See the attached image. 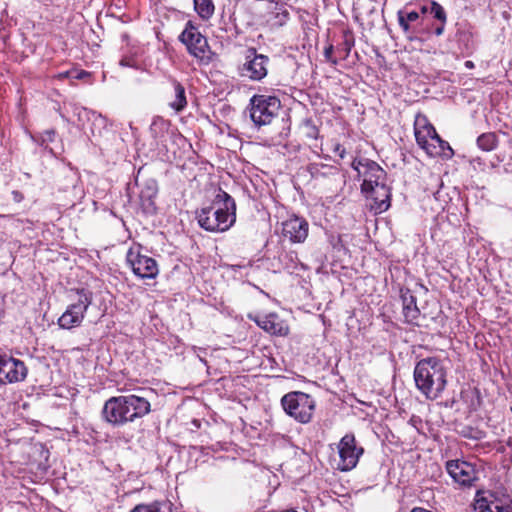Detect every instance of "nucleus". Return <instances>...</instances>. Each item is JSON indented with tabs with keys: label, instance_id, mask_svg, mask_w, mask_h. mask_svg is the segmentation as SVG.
Listing matches in <instances>:
<instances>
[{
	"label": "nucleus",
	"instance_id": "c85d7f7f",
	"mask_svg": "<svg viewBox=\"0 0 512 512\" xmlns=\"http://www.w3.org/2000/svg\"><path fill=\"white\" fill-rule=\"evenodd\" d=\"M130 512H171L168 505L161 502H153L150 504H139Z\"/></svg>",
	"mask_w": 512,
	"mask_h": 512
},
{
	"label": "nucleus",
	"instance_id": "473e14b6",
	"mask_svg": "<svg viewBox=\"0 0 512 512\" xmlns=\"http://www.w3.org/2000/svg\"><path fill=\"white\" fill-rule=\"evenodd\" d=\"M334 152L341 158L343 159L345 157V148H343L340 144H337L334 148Z\"/></svg>",
	"mask_w": 512,
	"mask_h": 512
},
{
	"label": "nucleus",
	"instance_id": "412c9836",
	"mask_svg": "<svg viewBox=\"0 0 512 512\" xmlns=\"http://www.w3.org/2000/svg\"><path fill=\"white\" fill-rule=\"evenodd\" d=\"M403 315L405 318V321L409 324H416V321L418 320L420 316V310L417 307L416 304V298L409 294V295H403Z\"/></svg>",
	"mask_w": 512,
	"mask_h": 512
},
{
	"label": "nucleus",
	"instance_id": "39448f33",
	"mask_svg": "<svg viewBox=\"0 0 512 512\" xmlns=\"http://www.w3.org/2000/svg\"><path fill=\"white\" fill-rule=\"evenodd\" d=\"M281 102L276 96L256 94L250 98L248 111L252 122L257 127L270 125L277 117Z\"/></svg>",
	"mask_w": 512,
	"mask_h": 512
},
{
	"label": "nucleus",
	"instance_id": "bb28decb",
	"mask_svg": "<svg viewBox=\"0 0 512 512\" xmlns=\"http://www.w3.org/2000/svg\"><path fill=\"white\" fill-rule=\"evenodd\" d=\"M398 22L404 33H408L410 31V23L415 22L419 18V13L416 11L404 12L402 10L398 11Z\"/></svg>",
	"mask_w": 512,
	"mask_h": 512
},
{
	"label": "nucleus",
	"instance_id": "a211bd4d",
	"mask_svg": "<svg viewBox=\"0 0 512 512\" xmlns=\"http://www.w3.org/2000/svg\"><path fill=\"white\" fill-rule=\"evenodd\" d=\"M127 422H132L150 412V403L147 399L136 395L126 396Z\"/></svg>",
	"mask_w": 512,
	"mask_h": 512
},
{
	"label": "nucleus",
	"instance_id": "2f4dec72",
	"mask_svg": "<svg viewBox=\"0 0 512 512\" xmlns=\"http://www.w3.org/2000/svg\"><path fill=\"white\" fill-rule=\"evenodd\" d=\"M11 194H12L13 201L16 203H20L24 199L23 194L18 190L12 191Z\"/></svg>",
	"mask_w": 512,
	"mask_h": 512
},
{
	"label": "nucleus",
	"instance_id": "f03ea898",
	"mask_svg": "<svg viewBox=\"0 0 512 512\" xmlns=\"http://www.w3.org/2000/svg\"><path fill=\"white\" fill-rule=\"evenodd\" d=\"M199 225L210 232L227 231L236 220V204L225 191L219 189L210 206L197 214Z\"/></svg>",
	"mask_w": 512,
	"mask_h": 512
},
{
	"label": "nucleus",
	"instance_id": "cd10ccee",
	"mask_svg": "<svg viewBox=\"0 0 512 512\" xmlns=\"http://www.w3.org/2000/svg\"><path fill=\"white\" fill-rule=\"evenodd\" d=\"M477 145L483 151H492L497 146V136L495 133H483L477 138Z\"/></svg>",
	"mask_w": 512,
	"mask_h": 512
},
{
	"label": "nucleus",
	"instance_id": "f257e3e1",
	"mask_svg": "<svg viewBox=\"0 0 512 512\" xmlns=\"http://www.w3.org/2000/svg\"><path fill=\"white\" fill-rule=\"evenodd\" d=\"M352 168L362 178L361 191L370 199L375 213H382L390 207V188L386 184L387 174L375 161L361 158L352 162Z\"/></svg>",
	"mask_w": 512,
	"mask_h": 512
},
{
	"label": "nucleus",
	"instance_id": "f8f14e48",
	"mask_svg": "<svg viewBox=\"0 0 512 512\" xmlns=\"http://www.w3.org/2000/svg\"><path fill=\"white\" fill-rule=\"evenodd\" d=\"M289 11L285 4L276 0L270 1L267 8L259 11V17L270 29H277L285 25L289 19Z\"/></svg>",
	"mask_w": 512,
	"mask_h": 512
},
{
	"label": "nucleus",
	"instance_id": "e433bc0d",
	"mask_svg": "<svg viewBox=\"0 0 512 512\" xmlns=\"http://www.w3.org/2000/svg\"><path fill=\"white\" fill-rule=\"evenodd\" d=\"M466 66H467V67H472V66H473V64H472V62H471V61H467V62H466Z\"/></svg>",
	"mask_w": 512,
	"mask_h": 512
},
{
	"label": "nucleus",
	"instance_id": "7c9ffc66",
	"mask_svg": "<svg viewBox=\"0 0 512 512\" xmlns=\"http://www.w3.org/2000/svg\"><path fill=\"white\" fill-rule=\"evenodd\" d=\"M333 50H334V47L332 44H329L327 47H325L324 57H325L326 61L330 62L333 65H336L338 63V61L336 58H333V56H332Z\"/></svg>",
	"mask_w": 512,
	"mask_h": 512
},
{
	"label": "nucleus",
	"instance_id": "5701e85b",
	"mask_svg": "<svg viewBox=\"0 0 512 512\" xmlns=\"http://www.w3.org/2000/svg\"><path fill=\"white\" fill-rule=\"evenodd\" d=\"M156 195H157V187H156L155 182H153L151 185H149L146 188V190L141 191L140 197L142 200V205L149 212L155 211V209H156L155 202H154Z\"/></svg>",
	"mask_w": 512,
	"mask_h": 512
},
{
	"label": "nucleus",
	"instance_id": "9d476101",
	"mask_svg": "<svg viewBox=\"0 0 512 512\" xmlns=\"http://www.w3.org/2000/svg\"><path fill=\"white\" fill-rule=\"evenodd\" d=\"M126 260L134 274L141 278L152 279L158 275L159 270L156 261L151 257L142 255L139 248H130Z\"/></svg>",
	"mask_w": 512,
	"mask_h": 512
},
{
	"label": "nucleus",
	"instance_id": "423d86ee",
	"mask_svg": "<svg viewBox=\"0 0 512 512\" xmlns=\"http://www.w3.org/2000/svg\"><path fill=\"white\" fill-rule=\"evenodd\" d=\"M281 405L290 417L299 423L306 424L312 420L316 402L313 397L301 391H292L281 399Z\"/></svg>",
	"mask_w": 512,
	"mask_h": 512
},
{
	"label": "nucleus",
	"instance_id": "c756f323",
	"mask_svg": "<svg viewBox=\"0 0 512 512\" xmlns=\"http://www.w3.org/2000/svg\"><path fill=\"white\" fill-rule=\"evenodd\" d=\"M427 11H428V9L426 7H422L423 13H425ZM429 12L438 21H440L442 23H446V21H447L446 12H445L444 8L439 3L433 1L430 5Z\"/></svg>",
	"mask_w": 512,
	"mask_h": 512
},
{
	"label": "nucleus",
	"instance_id": "f704fd0d",
	"mask_svg": "<svg viewBox=\"0 0 512 512\" xmlns=\"http://www.w3.org/2000/svg\"><path fill=\"white\" fill-rule=\"evenodd\" d=\"M337 50L338 51L343 50L344 51V58H346L349 55V53H350L351 46L347 42H345L344 43V48L341 49V48L338 47Z\"/></svg>",
	"mask_w": 512,
	"mask_h": 512
},
{
	"label": "nucleus",
	"instance_id": "9b49d317",
	"mask_svg": "<svg viewBox=\"0 0 512 512\" xmlns=\"http://www.w3.org/2000/svg\"><path fill=\"white\" fill-rule=\"evenodd\" d=\"M27 372L23 361L4 354L0 369V384L21 382L26 378Z\"/></svg>",
	"mask_w": 512,
	"mask_h": 512
},
{
	"label": "nucleus",
	"instance_id": "1a4fd4ad",
	"mask_svg": "<svg viewBox=\"0 0 512 512\" xmlns=\"http://www.w3.org/2000/svg\"><path fill=\"white\" fill-rule=\"evenodd\" d=\"M269 62L268 56L258 54L256 49L249 48L240 69L241 75L252 81H261L267 76Z\"/></svg>",
	"mask_w": 512,
	"mask_h": 512
},
{
	"label": "nucleus",
	"instance_id": "20e7f679",
	"mask_svg": "<svg viewBox=\"0 0 512 512\" xmlns=\"http://www.w3.org/2000/svg\"><path fill=\"white\" fill-rule=\"evenodd\" d=\"M414 134L417 144L430 157L451 158L453 156L450 145L439 137L433 125L421 113L415 116Z\"/></svg>",
	"mask_w": 512,
	"mask_h": 512
},
{
	"label": "nucleus",
	"instance_id": "0eeeda50",
	"mask_svg": "<svg viewBox=\"0 0 512 512\" xmlns=\"http://www.w3.org/2000/svg\"><path fill=\"white\" fill-rule=\"evenodd\" d=\"M179 39L192 56L199 59L201 62L208 63L210 57L208 56L209 46L207 40L191 21L186 23L185 29L180 34Z\"/></svg>",
	"mask_w": 512,
	"mask_h": 512
},
{
	"label": "nucleus",
	"instance_id": "a878e982",
	"mask_svg": "<svg viewBox=\"0 0 512 512\" xmlns=\"http://www.w3.org/2000/svg\"><path fill=\"white\" fill-rule=\"evenodd\" d=\"M59 79H69L71 81L74 80H83L91 82L92 74L80 69H71L65 72H61L57 75Z\"/></svg>",
	"mask_w": 512,
	"mask_h": 512
},
{
	"label": "nucleus",
	"instance_id": "b1692460",
	"mask_svg": "<svg viewBox=\"0 0 512 512\" xmlns=\"http://www.w3.org/2000/svg\"><path fill=\"white\" fill-rule=\"evenodd\" d=\"M194 9L200 18L208 20L214 14L215 6L212 0H194Z\"/></svg>",
	"mask_w": 512,
	"mask_h": 512
},
{
	"label": "nucleus",
	"instance_id": "ddd939ff",
	"mask_svg": "<svg viewBox=\"0 0 512 512\" xmlns=\"http://www.w3.org/2000/svg\"><path fill=\"white\" fill-rule=\"evenodd\" d=\"M446 470L452 479L462 486H471L477 479L475 467L466 461H448L446 464Z\"/></svg>",
	"mask_w": 512,
	"mask_h": 512
},
{
	"label": "nucleus",
	"instance_id": "c9c22d12",
	"mask_svg": "<svg viewBox=\"0 0 512 512\" xmlns=\"http://www.w3.org/2000/svg\"><path fill=\"white\" fill-rule=\"evenodd\" d=\"M120 65H122V66H132V64L130 62H128L126 59H122L120 61Z\"/></svg>",
	"mask_w": 512,
	"mask_h": 512
},
{
	"label": "nucleus",
	"instance_id": "f3484780",
	"mask_svg": "<svg viewBox=\"0 0 512 512\" xmlns=\"http://www.w3.org/2000/svg\"><path fill=\"white\" fill-rule=\"evenodd\" d=\"M257 325L266 332L274 335H286L289 331L288 326L275 313L259 315L255 318Z\"/></svg>",
	"mask_w": 512,
	"mask_h": 512
},
{
	"label": "nucleus",
	"instance_id": "393cba45",
	"mask_svg": "<svg viewBox=\"0 0 512 512\" xmlns=\"http://www.w3.org/2000/svg\"><path fill=\"white\" fill-rule=\"evenodd\" d=\"M169 129V122L161 117L154 118L150 126V132L154 139L162 140Z\"/></svg>",
	"mask_w": 512,
	"mask_h": 512
},
{
	"label": "nucleus",
	"instance_id": "4be33fe9",
	"mask_svg": "<svg viewBox=\"0 0 512 512\" xmlns=\"http://www.w3.org/2000/svg\"><path fill=\"white\" fill-rule=\"evenodd\" d=\"M174 98L169 101V106L176 112H181L187 105L185 89L177 81L173 82Z\"/></svg>",
	"mask_w": 512,
	"mask_h": 512
},
{
	"label": "nucleus",
	"instance_id": "6ab92c4d",
	"mask_svg": "<svg viewBox=\"0 0 512 512\" xmlns=\"http://www.w3.org/2000/svg\"><path fill=\"white\" fill-rule=\"evenodd\" d=\"M308 171L312 178L316 180L329 179V180H339L340 169L336 165H329L322 162H314L308 165Z\"/></svg>",
	"mask_w": 512,
	"mask_h": 512
},
{
	"label": "nucleus",
	"instance_id": "4468645a",
	"mask_svg": "<svg viewBox=\"0 0 512 512\" xmlns=\"http://www.w3.org/2000/svg\"><path fill=\"white\" fill-rule=\"evenodd\" d=\"M308 233L309 224L302 217L293 215L282 222V235L292 243H303Z\"/></svg>",
	"mask_w": 512,
	"mask_h": 512
},
{
	"label": "nucleus",
	"instance_id": "7ed1b4c3",
	"mask_svg": "<svg viewBox=\"0 0 512 512\" xmlns=\"http://www.w3.org/2000/svg\"><path fill=\"white\" fill-rule=\"evenodd\" d=\"M446 376V368L435 357L420 360L414 369L416 387L430 400H435L442 395L447 385Z\"/></svg>",
	"mask_w": 512,
	"mask_h": 512
},
{
	"label": "nucleus",
	"instance_id": "2eb2a0df",
	"mask_svg": "<svg viewBox=\"0 0 512 512\" xmlns=\"http://www.w3.org/2000/svg\"><path fill=\"white\" fill-rule=\"evenodd\" d=\"M126 396L112 397L107 400L102 409L103 418L110 424L122 425L127 423Z\"/></svg>",
	"mask_w": 512,
	"mask_h": 512
},
{
	"label": "nucleus",
	"instance_id": "4c0bfd02",
	"mask_svg": "<svg viewBox=\"0 0 512 512\" xmlns=\"http://www.w3.org/2000/svg\"><path fill=\"white\" fill-rule=\"evenodd\" d=\"M19 222H21L19 219H16V220L14 221V223H19Z\"/></svg>",
	"mask_w": 512,
	"mask_h": 512
},
{
	"label": "nucleus",
	"instance_id": "dca6fc26",
	"mask_svg": "<svg viewBox=\"0 0 512 512\" xmlns=\"http://www.w3.org/2000/svg\"><path fill=\"white\" fill-rule=\"evenodd\" d=\"M87 298H80L77 303L71 304L67 307L66 311L58 319V325L62 329H71L81 324L84 313L88 308Z\"/></svg>",
	"mask_w": 512,
	"mask_h": 512
},
{
	"label": "nucleus",
	"instance_id": "72a5a7b5",
	"mask_svg": "<svg viewBox=\"0 0 512 512\" xmlns=\"http://www.w3.org/2000/svg\"><path fill=\"white\" fill-rule=\"evenodd\" d=\"M445 24H446V23H442V22H440V24L435 28V31H434V32H435V34H436L437 36H440V35H442V34H443Z\"/></svg>",
	"mask_w": 512,
	"mask_h": 512
},
{
	"label": "nucleus",
	"instance_id": "aec40b11",
	"mask_svg": "<svg viewBox=\"0 0 512 512\" xmlns=\"http://www.w3.org/2000/svg\"><path fill=\"white\" fill-rule=\"evenodd\" d=\"M476 512H512V506L501 505L496 501L489 500L484 496V492L478 491L473 504Z\"/></svg>",
	"mask_w": 512,
	"mask_h": 512
},
{
	"label": "nucleus",
	"instance_id": "6e6552de",
	"mask_svg": "<svg viewBox=\"0 0 512 512\" xmlns=\"http://www.w3.org/2000/svg\"><path fill=\"white\" fill-rule=\"evenodd\" d=\"M364 449L357 445L353 434L344 435L338 443L339 462L337 467L340 471H350L355 468Z\"/></svg>",
	"mask_w": 512,
	"mask_h": 512
}]
</instances>
